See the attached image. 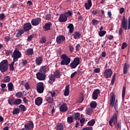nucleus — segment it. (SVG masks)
Listing matches in <instances>:
<instances>
[{"mask_svg": "<svg viewBox=\"0 0 130 130\" xmlns=\"http://www.w3.org/2000/svg\"><path fill=\"white\" fill-rule=\"evenodd\" d=\"M62 60L60 62L61 66H69L71 62V58L66 54H62L60 57Z\"/></svg>", "mask_w": 130, "mask_h": 130, "instance_id": "nucleus-1", "label": "nucleus"}, {"mask_svg": "<svg viewBox=\"0 0 130 130\" xmlns=\"http://www.w3.org/2000/svg\"><path fill=\"white\" fill-rule=\"evenodd\" d=\"M8 69H9V62H8V60H3L0 63L1 72H2V73H5L8 71Z\"/></svg>", "mask_w": 130, "mask_h": 130, "instance_id": "nucleus-2", "label": "nucleus"}, {"mask_svg": "<svg viewBox=\"0 0 130 130\" xmlns=\"http://www.w3.org/2000/svg\"><path fill=\"white\" fill-rule=\"evenodd\" d=\"M22 56V54L21 52L16 48L13 52V54L12 55V57L13 58L14 62H17L18 60V59Z\"/></svg>", "mask_w": 130, "mask_h": 130, "instance_id": "nucleus-3", "label": "nucleus"}, {"mask_svg": "<svg viewBox=\"0 0 130 130\" xmlns=\"http://www.w3.org/2000/svg\"><path fill=\"white\" fill-rule=\"evenodd\" d=\"M79 64H80V57H76L70 63V67H71L72 69H76V68H77Z\"/></svg>", "mask_w": 130, "mask_h": 130, "instance_id": "nucleus-4", "label": "nucleus"}, {"mask_svg": "<svg viewBox=\"0 0 130 130\" xmlns=\"http://www.w3.org/2000/svg\"><path fill=\"white\" fill-rule=\"evenodd\" d=\"M112 70L111 69H108L106 70L104 72V77L105 79H109V78H111V76H112Z\"/></svg>", "mask_w": 130, "mask_h": 130, "instance_id": "nucleus-5", "label": "nucleus"}, {"mask_svg": "<svg viewBox=\"0 0 130 130\" xmlns=\"http://www.w3.org/2000/svg\"><path fill=\"white\" fill-rule=\"evenodd\" d=\"M37 91L40 94L44 91V84H43V82H39L37 84Z\"/></svg>", "mask_w": 130, "mask_h": 130, "instance_id": "nucleus-6", "label": "nucleus"}, {"mask_svg": "<svg viewBox=\"0 0 130 130\" xmlns=\"http://www.w3.org/2000/svg\"><path fill=\"white\" fill-rule=\"evenodd\" d=\"M128 24V22L127 21V19L125 18V16H123L121 24V28H122L123 29H124V30L126 31V30H127Z\"/></svg>", "mask_w": 130, "mask_h": 130, "instance_id": "nucleus-7", "label": "nucleus"}, {"mask_svg": "<svg viewBox=\"0 0 130 130\" xmlns=\"http://www.w3.org/2000/svg\"><path fill=\"white\" fill-rule=\"evenodd\" d=\"M23 128L24 130H32L34 128V124L32 121H29L24 125V128Z\"/></svg>", "mask_w": 130, "mask_h": 130, "instance_id": "nucleus-8", "label": "nucleus"}, {"mask_svg": "<svg viewBox=\"0 0 130 130\" xmlns=\"http://www.w3.org/2000/svg\"><path fill=\"white\" fill-rule=\"evenodd\" d=\"M117 118H117V116H116V115H113V116L109 121V124L110 126H112V123H113V122L114 125H115L116 122H117Z\"/></svg>", "mask_w": 130, "mask_h": 130, "instance_id": "nucleus-9", "label": "nucleus"}, {"mask_svg": "<svg viewBox=\"0 0 130 130\" xmlns=\"http://www.w3.org/2000/svg\"><path fill=\"white\" fill-rule=\"evenodd\" d=\"M37 79L39 81H44L46 78V75L44 73L38 72L36 74Z\"/></svg>", "mask_w": 130, "mask_h": 130, "instance_id": "nucleus-10", "label": "nucleus"}, {"mask_svg": "<svg viewBox=\"0 0 130 130\" xmlns=\"http://www.w3.org/2000/svg\"><path fill=\"white\" fill-rule=\"evenodd\" d=\"M40 23H41V19L40 18H34L31 21L32 26H38Z\"/></svg>", "mask_w": 130, "mask_h": 130, "instance_id": "nucleus-11", "label": "nucleus"}, {"mask_svg": "<svg viewBox=\"0 0 130 130\" xmlns=\"http://www.w3.org/2000/svg\"><path fill=\"white\" fill-rule=\"evenodd\" d=\"M23 30L24 32H27V31H30L31 29H32V25H31V23L29 22H27L25 23L23 25Z\"/></svg>", "mask_w": 130, "mask_h": 130, "instance_id": "nucleus-12", "label": "nucleus"}, {"mask_svg": "<svg viewBox=\"0 0 130 130\" xmlns=\"http://www.w3.org/2000/svg\"><path fill=\"white\" fill-rule=\"evenodd\" d=\"M100 93H101L100 89H95L92 93V98L94 100H96V99H98V95H99Z\"/></svg>", "mask_w": 130, "mask_h": 130, "instance_id": "nucleus-13", "label": "nucleus"}, {"mask_svg": "<svg viewBox=\"0 0 130 130\" xmlns=\"http://www.w3.org/2000/svg\"><path fill=\"white\" fill-rule=\"evenodd\" d=\"M69 108H68V105L67 103H63L59 107V111L60 112H67V111L68 110Z\"/></svg>", "mask_w": 130, "mask_h": 130, "instance_id": "nucleus-14", "label": "nucleus"}, {"mask_svg": "<svg viewBox=\"0 0 130 130\" xmlns=\"http://www.w3.org/2000/svg\"><path fill=\"white\" fill-rule=\"evenodd\" d=\"M68 21V16L66 14H61L59 17V22L60 23H64Z\"/></svg>", "mask_w": 130, "mask_h": 130, "instance_id": "nucleus-15", "label": "nucleus"}, {"mask_svg": "<svg viewBox=\"0 0 130 130\" xmlns=\"http://www.w3.org/2000/svg\"><path fill=\"white\" fill-rule=\"evenodd\" d=\"M66 40V37L63 36H59L56 38V42L57 44H60V43L63 42Z\"/></svg>", "mask_w": 130, "mask_h": 130, "instance_id": "nucleus-16", "label": "nucleus"}, {"mask_svg": "<svg viewBox=\"0 0 130 130\" xmlns=\"http://www.w3.org/2000/svg\"><path fill=\"white\" fill-rule=\"evenodd\" d=\"M114 103H115V95L112 93L110 100L109 104L111 105V107H113V106H114Z\"/></svg>", "mask_w": 130, "mask_h": 130, "instance_id": "nucleus-17", "label": "nucleus"}, {"mask_svg": "<svg viewBox=\"0 0 130 130\" xmlns=\"http://www.w3.org/2000/svg\"><path fill=\"white\" fill-rule=\"evenodd\" d=\"M51 26H52V23L51 22L45 23V25L43 27V28L44 29L45 31H49L51 30L50 28Z\"/></svg>", "mask_w": 130, "mask_h": 130, "instance_id": "nucleus-18", "label": "nucleus"}, {"mask_svg": "<svg viewBox=\"0 0 130 130\" xmlns=\"http://www.w3.org/2000/svg\"><path fill=\"white\" fill-rule=\"evenodd\" d=\"M128 69H129V65L126 63H125L123 68V72L124 75H126V74H127V72H128Z\"/></svg>", "mask_w": 130, "mask_h": 130, "instance_id": "nucleus-19", "label": "nucleus"}, {"mask_svg": "<svg viewBox=\"0 0 130 130\" xmlns=\"http://www.w3.org/2000/svg\"><path fill=\"white\" fill-rule=\"evenodd\" d=\"M24 33H25V31L23 30V29H18L15 37H16V38H19V37H21L22 35L24 34Z\"/></svg>", "mask_w": 130, "mask_h": 130, "instance_id": "nucleus-20", "label": "nucleus"}, {"mask_svg": "<svg viewBox=\"0 0 130 130\" xmlns=\"http://www.w3.org/2000/svg\"><path fill=\"white\" fill-rule=\"evenodd\" d=\"M84 7L86 10H89L92 7V1L88 0L87 3L84 4Z\"/></svg>", "mask_w": 130, "mask_h": 130, "instance_id": "nucleus-21", "label": "nucleus"}, {"mask_svg": "<svg viewBox=\"0 0 130 130\" xmlns=\"http://www.w3.org/2000/svg\"><path fill=\"white\" fill-rule=\"evenodd\" d=\"M43 60V58H42V57L39 56L37 57L36 59V62L37 66H40L41 63H42V61Z\"/></svg>", "mask_w": 130, "mask_h": 130, "instance_id": "nucleus-22", "label": "nucleus"}, {"mask_svg": "<svg viewBox=\"0 0 130 130\" xmlns=\"http://www.w3.org/2000/svg\"><path fill=\"white\" fill-rule=\"evenodd\" d=\"M42 101H43V100L41 98H38L36 99L35 101V104L36 105H38V106H39L42 104Z\"/></svg>", "mask_w": 130, "mask_h": 130, "instance_id": "nucleus-23", "label": "nucleus"}, {"mask_svg": "<svg viewBox=\"0 0 130 130\" xmlns=\"http://www.w3.org/2000/svg\"><path fill=\"white\" fill-rule=\"evenodd\" d=\"M64 95V96H69V95H70V85H67L66 86Z\"/></svg>", "mask_w": 130, "mask_h": 130, "instance_id": "nucleus-24", "label": "nucleus"}, {"mask_svg": "<svg viewBox=\"0 0 130 130\" xmlns=\"http://www.w3.org/2000/svg\"><path fill=\"white\" fill-rule=\"evenodd\" d=\"M26 55H32L34 53V51L32 48H28L26 50Z\"/></svg>", "mask_w": 130, "mask_h": 130, "instance_id": "nucleus-25", "label": "nucleus"}, {"mask_svg": "<svg viewBox=\"0 0 130 130\" xmlns=\"http://www.w3.org/2000/svg\"><path fill=\"white\" fill-rule=\"evenodd\" d=\"M81 35H82V34L79 31H75L74 34H73V38L74 39H77V38H80L81 37Z\"/></svg>", "mask_w": 130, "mask_h": 130, "instance_id": "nucleus-26", "label": "nucleus"}, {"mask_svg": "<svg viewBox=\"0 0 130 130\" xmlns=\"http://www.w3.org/2000/svg\"><path fill=\"white\" fill-rule=\"evenodd\" d=\"M63 125L61 123H58L55 127L56 130H63Z\"/></svg>", "mask_w": 130, "mask_h": 130, "instance_id": "nucleus-27", "label": "nucleus"}, {"mask_svg": "<svg viewBox=\"0 0 130 130\" xmlns=\"http://www.w3.org/2000/svg\"><path fill=\"white\" fill-rule=\"evenodd\" d=\"M67 28L69 29V32L70 33H73L74 32V24L72 23L70 24L68 26Z\"/></svg>", "mask_w": 130, "mask_h": 130, "instance_id": "nucleus-28", "label": "nucleus"}, {"mask_svg": "<svg viewBox=\"0 0 130 130\" xmlns=\"http://www.w3.org/2000/svg\"><path fill=\"white\" fill-rule=\"evenodd\" d=\"M46 100L48 103H49L50 104H52V103H53V98H51V96L47 97Z\"/></svg>", "mask_w": 130, "mask_h": 130, "instance_id": "nucleus-29", "label": "nucleus"}, {"mask_svg": "<svg viewBox=\"0 0 130 130\" xmlns=\"http://www.w3.org/2000/svg\"><path fill=\"white\" fill-rule=\"evenodd\" d=\"M40 73H42L45 74L46 73H47V71H46V66L41 67L40 70Z\"/></svg>", "mask_w": 130, "mask_h": 130, "instance_id": "nucleus-30", "label": "nucleus"}, {"mask_svg": "<svg viewBox=\"0 0 130 130\" xmlns=\"http://www.w3.org/2000/svg\"><path fill=\"white\" fill-rule=\"evenodd\" d=\"M90 106L91 108H93L94 109V108H96L97 107V103L95 101L91 102L90 104Z\"/></svg>", "mask_w": 130, "mask_h": 130, "instance_id": "nucleus-31", "label": "nucleus"}, {"mask_svg": "<svg viewBox=\"0 0 130 130\" xmlns=\"http://www.w3.org/2000/svg\"><path fill=\"white\" fill-rule=\"evenodd\" d=\"M22 103V100L21 99H17L14 102V105H20Z\"/></svg>", "mask_w": 130, "mask_h": 130, "instance_id": "nucleus-32", "label": "nucleus"}, {"mask_svg": "<svg viewBox=\"0 0 130 130\" xmlns=\"http://www.w3.org/2000/svg\"><path fill=\"white\" fill-rule=\"evenodd\" d=\"M8 87L9 91H13V89H14V84L11 82H10L8 84Z\"/></svg>", "mask_w": 130, "mask_h": 130, "instance_id": "nucleus-33", "label": "nucleus"}, {"mask_svg": "<svg viewBox=\"0 0 130 130\" xmlns=\"http://www.w3.org/2000/svg\"><path fill=\"white\" fill-rule=\"evenodd\" d=\"M86 113L88 115H90V114H92V113H93V109L91 108H86Z\"/></svg>", "mask_w": 130, "mask_h": 130, "instance_id": "nucleus-34", "label": "nucleus"}, {"mask_svg": "<svg viewBox=\"0 0 130 130\" xmlns=\"http://www.w3.org/2000/svg\"><path fill=\"white\" fill-rule=\"evenodd\" d=\"M12 113L13 115L19 114L20 113V109L19 108H15L13 110Z\"/></svg>", "mask_w": 130, "mask_h": 130, "instance_id": "nucleus-35", "label": "nucleus"}, {"mask_svg": "<svg viewBox=\"0 0 130 130\" xmlns=\"http://www.w3.org/2000/svg\"><path fill=\"white\" fill-rule=\"evenodd\" d=\"M10 81L11 78L9 76H6L4 78L3 83H9Z\"/></svg>", "mask_w": 130, "mask_h": 130, "instance_id": "nucleus-36", "label": "nucleus"}, {"mask_svg": "<svg viewBox=\"0 0 130 130\" xmlns=\"http://www.w3.org/2000/svg\"><path fill=\"white\" fill-rule=\"evenodd\" d=\"M15 62H14V60L11 63L9 64V70L10 71H14V70H15V68L14 67V64H15Z\"/></svg>", "mask_w": 130, "mask_h": 130, "instance_id": "nucleus-37", "label": "nucleus"}, {"mask_svg": "<svg viewBox=\"0 0 130 130\" xmlns=\"http://www.w3.org/2000/svg\"><path fill=\"white\" fill-rule=\"evenodd\" d=\"M54 74V77H55L57 79H59V78H60V72H59L58 70H56Z\"/></svg>", "mask_w": 130, "mask_h": 130, "instance_id": "nucleus-38", "label": "nucleus"}, {"mask_svg": "<svg viewBox=\"0 0 130 130\" xmlns=\"http://www.w3.org/2000/svg\"><path fill=\"white\" fill-rule=\"evenodd\" d=\"M88 125H89V126H93V125H94V124H95V120L94 119H92L90 121H88V122L87 123Z\"/></svg>", "mask_w": 130, "mask_h": 130, "instance_id": "nucleus-39", "label": "nucleus"}, {"mask_svg": "<svg viewBox=\"0 0 130 130\" xmlns=\"http://www.w3.org/2000/svg\"><path fill=\"white\" fill-rule=\"evenodd\" d=\"M124 97H125V86H123L122 91V99H124Z\"/></svg>", "mask_w": 130, "mask_h": 130, "instance_id": "nucleus-40", "label": "nucleus"}, {"mask_svg": "<svg viewBox=\"0 0 130 130\" xmlns=\"http://www.w3.org/2000/svg\"><path fill=\"white\" fill-rule=\"evenodd\" d=\"M16 97H17V98H22V96H23V93H22V92L18 91L15 94Z\"/></svg>", "mask_w": 130, "mask_h": 130, "instance_id": "nucleus-41", "label": "nucleus"}, {"mask_svg": "<svg viewBox=\"0 0 130 130\" xmlns=\"http://www.w3.org/2000/svg\"><path fill=\"white\" fill-rule=\"evenodd\" d=\"M99 13H100V11H99V10L98 9H96L93 10L91 12V14L93 15V16H96V15H98V14H99Z\"/></svg>", "mask_w": 130, "mask_h": 130, "instance_id": "nucleus-42", "label": "nucleus"}, {"mask_svg": "<svg viewBox=\"0 0 130 130\" xmlns=\"http://www.w3.org/2000/svg\"><path fill=\"white\" fill-rule=\"evenodd\" d=\"M19 108L21 110V111H26V107H25V106H24L23 105H20L19 106Z\"/></svg>", "mask_w": 130, "mask_h": 130, "instance_id": "nucleus-43", "label": "nucleus"}, {"mask_svg": "<svg viewBox=\"0 0 130 130\" xmlns=\"http://www.w3.org/2000/svg\"><path fill=\"white\" fill-rule=\"evenodd\" d=\"M67 121L69 123H72L74 121V118L73 117H68L67 118Z\"/></svg>", "mask_w": 130, "mask_h": 130, "instance_id": "nucleus-44", "label": "nucleus"}, {"mask_svg": "<svg viewBox=\"0 0 130 130\" xmlns=\"http://www.w3.org/2000/svg\"><path fill=\"white\" fill-rule=\"evenodd\" d=\"M84 101V95H81L79 99L77 101V103H82Z\"/></svg>", "mask_w": 130, "mask_h": 130, "instance_id": "nucleus-45", "label": "nucleus"}, {"mask_svg": "<svg viewBox=\"0 0 130 130\" xmlns=\"http://www.w3.org/2000/svg\"><path fill=\"white\" fill-rule=\"evenodd\" d=\"M49 78L50 81H53V82L55 81V76L53 74L49 76Z\"/></svg>", "mask_w": 130, "mask_h": 130, "instance_id": "nucleus-46", "label": "nucleus"}, {"mask_svg": "<svg viewBox=\"0 0 130 130\" xmlns=\"http://www.w3.org/2000/svg\"><path fill=\"white\" fill-rule=\"evenodd\" d=\"M106 34V31L105 30H102L99 32V36L100 37H103L104 35Z\"/></svg>", "mask_w": 130, "mask_h": 130, "instance_id": "nucleus-47", "label": "nucleus"}, {"mask_svg": "<svg viewBox=\"0 0 130 130\" xmlns=\"http://www.w3.org/2000/svg\"><path fill=\"white\" fill-rule=\"evenodd\" d=\"M35 37V35L32 34L31 35H30L29 37L27 38V41L28 42H30L31 40H32V38H34Z\"/></svg>", "mask_w": 130, "mask_h": 130, "instance_id": "nucleus-48", "label": "nucleus"}, {"mask_svg": "<svg viewBox=\"0 0 130 130\" xmlns=\"http://www.w3.org/2000/svg\"><path fill=\"white\" fill-rule=\"evenodd\" d=\"M15 101H14V99H12V98H10L8 100V103L9 104H10V105H13L14 104V102Z\"/></svg>", "mask_w": 130, "mask_h": 130, "instance_id": "nucleus-49", "label": "nucleus"}, {"mask_svg": "<svg viewBox=\"0 0 130 130\" xmlns=\"http://www.w3.org/2000/svg\"><path fill=\"white\" fill-rule=\"evenodd\" d=\"M75 119H80V113H77L74 115Z\"/></svg>", "mask_w": 130, "mask_h": 130, "instance_id": "nucleus-50", "label": "nucleus"}, {"mask_svg": "<svg viewBox=\"0 0 130 130\" xmlns=\"http://www.w3.org/2000/svg\"><path fill=\"white\" fill-rule=\"evenodd\" d=\"M45 19H46V20H50V19H51V15L49 14H46L45 16Z\"/></svg>", "mask_w": 130, "mask_h": 130, "instance_id": "nucleus-51", "label": "nucleus"}, {"mask_svg": "<svg viewBox=\"0 0 130 130\" xmlns=\"http://www.w3.org/2000/svg\"><path fill=\"white\" fill-rule=\"evenodd\" d=\"M126 47H127V44L125 42L123 43L121 46V49H124Z\"/></svg>", "mask_w": 130, "mask_h": 130, "instance_id": "nucleus-52", "label": "nucleus"}, {"mask_svg": "<svg viewBox=\"0 0 130 130\" xmlns=\"http://www.w3.org/2000/svg\"><path fill=\"white\" fill-rule=\"evenodd\" d=\"M24 87L26 90H29V89H30V85H29V83H28V82L24 84Z\"/></svg>", "mask_w": 130, "mask_h": 130, "instance_id": "nucleus-53", "label": "nucleus"}, {"mask_svg": "<svg viewBox=\"0 0 130 130\" xmlns=\"http://www.w3.org/2000/svg\"><path fill=\"white\" fill-rule=\"evenodd\" d=\"M1 88H2V89H1L2 91H3V92L5 91V88H6V87H7V85L5 83H2L1 85Z\"/></svg>", "mask_w": 130, "mask_h": 130, "instance_id": "nucleus-54", "label": "nucleus"}, {"mask_svg": "<svg viewBox=\"0 0 130 130\" xmlns=\"http://www.w3.org/2000/svg\"><path fill=\"white\" fill-rule=\"evenodd\" d=\"M92 25H97V24H98L99 23V21H98V20L93 19L92 20Z\"/></svg>", "mask_w": 130, "mask_h": 130, "instance_id": "nucleus-55", "label": "nucleus"}, {"mask_svg": "<svg viewBox=\"0 0 130 130\" xmlns=\"http://www.w3.org/2000/svg\"><path fill=\"white\" fill-rule=\"evenodd\" d=\"M45 42H46V38H45L44 37H43L41 40V43L43 44L44 43H45Z\"/></svg>", "mask_w": 130, "mask_h": 130, "instance_id": "nucleus-56", "label": "nucleus"}, {"mask_svg": "<svg viewBox=\"0 0 130 130\" xmlns=\"http://www.w3.org/2000/svg\"><path fill=\"white\" fill-rule=\"evenodd\" d=\"M13 52V51H12V50H8L7 51H6V55H7V56H9V55L10 54H12V53Z\"/></svg>", "mask_w": 130, "mask_h": 130, "instance_id": "nucleus-57", "label": "nucleus"}, {"mask_svg": "<svg viewBox=\"0 0 130 130\" xmlns=\"http://www.w3.org/2000/svg\"><path fill=\"white\" fill-rule=\"evenodd\" d=\"M6 18V15H5V13H2L0 14V19L3 20L4 19Z\"/></svg>", "mask_w": 130, "mask_h": 130, "instance_id": "nucleus-58", "label": "nucleus"}, {"mask_svg": "<svg viewBox=\"0 0 130 130\" xmlns=\"http://www.w3.org/2000/svg\"><path fill=\"white\" fill-rule=\"evenodd\" d=\"M49 93L51 94V98H53L55 96V91H49Z\"/></svg>", "mask_w": 130, "mask_h": 130, "instance_id": "nucleus-59", "label": "nucleus"}, {"mask_svg": "<svg viewBox=\"0 0 130 130\" xmlns=\"http://www.w3.org/2000/svg\"><path fill=\"white\" fill-rule=\"evenodd\" d=\"M94 73L99 74L100 73V68H96L93 70Z\"/></svg>", "mask_w": 130, "mask_h": 130, "instance_id": "nucleus-60", "label": "nucleus"}, {"mask_svg": "<svg viewBox=\"0 0 130 130\" xmlns=\"http://www.w3.org/2000/svg\"><path fill=\"white\" fill-rule=\"evenodd\" d=\"M117 126L119 129H121V121H118Z\"/></svg>", "mask_w": 130, "mask_h": 130, "instance_id": "nucleus-61", "label": "nucleus"}, {"mask_svg": "<svg viewBox=\"0 0 130 130\" xmlns=\"http://www.w3.org/2000/svg\"><path fill=\"white\" fill-rule=\"evenodd\" d=\"M80 48H81V45H80V44H78L76 46V51H79Z\"/></svg>", "mask_w": 130, "mask_h": 130, "instance_id": "nucleus-62", "label": "nucleus"}, {"mask_svg": "<svg viewBox=\"0 0 130 130\" xmlns=\"http://www.w3.org/2000/svg\"><path fill=\"white\" fill-rule=\"evenodd\" d=\"M10 39H11V38H10V37L7 36V37H6L5 38V41L6 42H9L10 41Z\"/></svg>", "mask_w": 130, "mask_h": 130, "instance_id": "nucleus-63", "label": "nucleus"}, {"mask_svg": "<svg viewBox=\"0 0 130 130\" xmlns=\"http://www.w3.org/2000/svg\"><path fill=\"white\" fill-rule=\"evenodd\" d=\"M22 63L23 66H26L27 63H28L27 60H22Z\"/></svg>", "mask_w": 130, "mask_h": 130, "instance_id": "nucleus-64", "label": "nucleus"}]
</instances>
